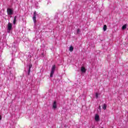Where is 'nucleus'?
Returning <instances> with one entry per match:
<instances>
[{
	"mask_svg": "<svg viewBox=\"0 0 128 128\" xmlns=\"http://www.w3.org/2000/svg\"><path fill=\"white\" fill-rule=\"evenodd\" d=\"M12 28V24L11 23L8 22V30H10Z\"/></svg>",
	"mask_w": 128,
	"mask_h": 128,
	"instance_id": "7ed1b4c3",
	"label": "nucleus"
},
{
	"mask_svg": "<svg viewBox=\"0 0 128 128\" xmlns=\"http://www.w3.org/2000/svg\"><path fill=\"white\" fill-rule=\"evenodd\" d=\"M16 18H18V16H15L14 17V21H13L14 24H16Z\"/></svg>",
	"mask_w": 128,
	"mask_h": 128,
	"instance_id": "0eeeda50",
	"label": "nucleus"
},
{
	"mask_svg": "<svg viewBox=\"0 0 128 128\" xmlns=\"http://www.w3.org/2000/svg\"><path fill=\"white\" fill-rule=\"evenodd\" d=\"M104 128L102 127V128Z\"/></svg>",
	"mask_w": 128,
	"mask_h": 128,
	"instance_id": "412c9836",
	"label": "nucleus"
},
{
	"mask_svg": "<svg viewBox=\"0 0 128 128\" xmlns=\"http://www.w3.org/2000/svg\"><path fill=\"white\" fill-rule=\"evenodd\" d=\"M126 24H124L122 26V30H126Z\"/></svg>",
	"mask_w": 128,
	"mask_h": 128,
	"instance_id": "9d476101",
	"label": "nucleus"
},
{
	"mask_svg": "<svg viewBox=\"0 0 128 128\" xmlns=\"http://www.w3.org/2000/svg\"><path fill=\"white\" fill-rule=\"evenodd\" d=\"M32 20H33L34 22V24H36V17L33 16L32 17Z\"/></svg>",
	"mask_w": 128,
	"mask_h": 128,
	"instance_id": "1a4fd4ad",
	"label": "nucleus"
},
{
	"mask_svg": "<svg viewBox=\"0 0 128 128\" xmlns=\"http://www.w3.org/2000/svg\"><path fill=\"white\" fill-rule=\"evenodd\" d=\"M103 110H106V104H104L102 106Z\"/></svg>",
	"mask_w": 128,
	"mask_h": 128,
	"instance_id": "f8f14e48",
	"label": "nucleus"
},
{
	"mask_svg": "<svg viewBox=\"0 0 128 128\" xmlns=\"http://www.w3.org/2000/svg\"><path fill=\"white\" fill-rule=\"evenodd\" d=\"M96 98H98V93H96Z\"/></svg>",
	"mask_w": 128,
	"mask_h": 128,
	"instance_id": "dca6fc26",
	"label": "nucleus"
},
{
	"mask_svg": "<svg viewBox=\"0 0 128 128\" xmlns=\"http://www.w3.org/2000/svg\"><path fill=\"white\" fill-rule=\"evenodd\" d=\"M106 25H104V28H103V30H104V32H106Z\"/></svg>",
	"mask_w": 128,
	"mask_h": 128,
	"instance_id": "9b49d317",
	"label": "nucleus"
},
{
	"mask_svg": "<svg viewBox=\"0 0 128 128\" xmlns=\"http://www.w3.org/2000/svg\"><path fill=\"white\" fill-rule=\"evenodd\" d=\"M99 109L100 110V106H99Z\"/></svg>",
	"mask_w": 128,
	"mask_h": 128,
	"instance_id": "aec40b11",
	"label": "nucleus"
},
{
	"mask_svg": "<svg viewBox=\"0 0 128 128\" xmlns=\"http://www.w3.org/2000/svg\"><path fill=\"white\" fill-rule=\"evenodd\" d=\"M28 72H30V69H28Z\"/></svg>",
	"mask_w": 128,
	"mask_h": 128,
	"instance_id": "f3484780",
	"label": "nucleus"
},
{
	"mask_svg": "<svg viewBox=\"0 0 128 128\" xmlns=\"http://www.w3.org/2000/svg\"><path fill=\"white\" fill-rule=\"evenodd\" d=\"M30 72H28V76H30Z\"/></svg>",
	"mask_w": 128,
	"mask_h": 128,
	"instance_id": "a211bd4d",
	"label": "nucleus"
},
{
	"mask_svg": "<svg viewBox=\"0 0 128 128\" xmlns=\"http://www.w3.org/2000/svg\"><path fill=\"white\" fill-rule=\"evenodd\" d=\"M33 16H35L36 17V11H34V14H33Z\"/></svg>",
	"mask_w": 128,
	"mask_h": 128,
	"instance_id": "ddd939ff",
	"label": "nucleus"
},
{
	"mask_svg": "<svg viewBox=\"0 0 128 128\" xmlns=\"http://www.w3.org/2000/svg\"><path fill=\"white\" fill-rule=\"evenodd\" d=\"M81 72H86V68L84 66L81 67Z\"/></svg>",
	"mask_w": 128,
	"mask_h": 128,
	"instance_id": "423d86ee",
	"label": "nucleus"
},
{
	"mask_svg": "<svg viewBox=\"0 0 128 128\" xmlns=\"http://www.w3.org/2000/svg\"><path fill=\"white\" fill-rule=\"evenodd\" d=\"M32 68V64H29V69L30 70Z\"/></svg>",
	"mask_w": 128,
	"mask_h": 128,
	"instance_id": "2eb2a0df",
	"label": "nucleus"
},
{
	"mask_svg": "<svg viewBox=\"0 0 128 128\" xmlns=\"http://www.w3.org/2000/svg\"><path fill=\"white\" fill-rule=\"evenodd\" d=\"M54 70H56V65H53L52 68V70L50 72V77L52 78L54 74Z\"/></svg>",
	"mask_w": 128,
	"mask_h": 128,
	"instance_id": "f257e3e1",
	"label": "nucleus"
},
{
	"mask_svg": "<svg viewBox=\"0 0 128 128\" xmlns=\"http://www.w3.org/2000/svg\"><path fill=\"white\" fill-rule=\"evenodd\" d=\"M80 32V28L77 29V34H78Z\"/></svg>",
	"mask_w": 128,
	"mask_h": 128,
	"instance_id": "4468645a",
	"label": "nucleus"
},
{
	"mask_svg": "<svg viewBox=\"0 0 128 128\" xmlns=\"http://www.w3.org/2000/svg\"><path fill=\"white\" fill-rule=\"evenodd\" d=\"M7 12L9 16H12V14H14V10H12L10 8H8L7 9Z\"/></svg>",
	"mask_w": 128,
	"mask_h": 128,
	"instance_id": "f03ea898",
	"label": "nucleus"
},
{
	"mask_svg": "<svg viewBox=\"0 0 128 128\" xmlns=\"http://www.w3.org/2000/svg\"><path fill=\"white\" fill-rule=\"evenodd\" d=\"M2 120V116L0 115V120Z\"/></svg>",
	"mask_w": 128,
	"mask_h": 128,
	"instance_id": "6ab92c4d",
	"label": "nucleus"
},
{
	"mask_svg": "<svg viewBox=\"0 0 128 128\" xmlns=\"http://www.w3.org/2000/svg\"><path fill=\"white\" fill-rule=\"evenodd\" d=\"M95 120H96V122H98V120H100V116L98 114L95 116Z\"/></svg>",
	"mask_w": 128,
	"mask_h": 128,
	"instance_id": "20e7f679",
	"label": "nucleus"
},
{
	"mask_svg": "<svg viewBox=\"0 0 128 128\" xmlns=\"http://www.w3.org/2000/svg\"><path fill=\"white\" fill-rule=\"evenodd\" d=\"M70 52H74V47L72 46H70L69 48Z\"/></svg>",
	"mask_w": 128,
	"mask_h": 128,
	"instance_id": "6e6552de",
	"label": "nucleus"
},
{
	"mask_svg": "<svg viewBox=\"0 0 128 128\" xmlns=\"http://www.w3.org/2000/svg\"><path fill=\"white\" fill-rule=\"evenodd\" d=\"M52 108L54 110L56 108V102L54 101L53 103Z\"/></svg>",
	"mask_w": 128,
	"mask_h": 128,
	"instance_id": "39448f33",
	"label": "nucleus"
}]
</instances>
